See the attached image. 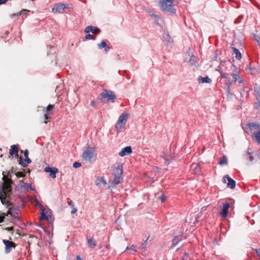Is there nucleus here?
<instances>
[{"label":"nucleus","mask_w":260,"mask_h":260,"mask_svg":"<svg viewBox=\"0 0 260 260\" xmlns=\"http://www.w3.org/2000/svg\"><path fill=\"white\" fill-rule=\"evenodd\" d=\"M11 190L12 188L9 184L5 181L0 183V199L3 205L8 203L6 199L10 196Z\"/></svg>","instance_id":"nucleus-1"},{"label":"nucleus","mask_w":260,"mask_h":260,"mask_svg":"<svg viewBox=\"0 0 260 260\" xmlns=\"http://www.w3.org/2000/svg\"><path fill=\"white\" fill-rule=\"evenodd\" d=\"M173 0H159L161 10L171 14H175L176 10L173 8Z\"/></svg>","instance_id":"nucleus-2"},{"label":"nucleus","mask_w":260,"mask_h":260,"mask_svg":"<svg viewBox=\"0 0 260 260\" xmlns=\"http://www.w3.org/2000/svg\"><path fill=\"white\" fill-rule=\"evenodd\" d=\"M71 6L70 4H64L58 3L54 5L52 8V12L54 13H62L65 9L69 8Z\"/></svg>","instance_id":"nucleus-3"},{"label":"nucleus","mask_w":260,"mask_h":260,"mask_svg":"<svg viewBox=\"0 0 260 260\" xmlns=\"http://www.w3.org/2000/svg\"><path fill=\"white\" fill-rule=\"evenodd\" d=\"M94 148L85 151L82 155L83 160L85 161L90 162L91 159L94 157Z\"/></svg>","instance_id":"nucleus-4"},{"label":"nucleus","mask_w":260,"mask_h":260,"mask_svg":"<svg viewBox=\"0 0 260 260\" xmlns=\"http://www.w3.org/2000/svg\"><path fill=\"white\" fill-rule=\"evenodd\" d=\"M101 96L107 99L108 100L111 101L112 102H114L115 99V95L113 92L112 91L107 90H104L101 94Z\"/></svg>","instance_id":"nucleus-5"},{"label":"nucleus","mask_w":260,"mask_h":260,"mask_svg":"<svg viewBox=\"0 0 260 260\" xmlns=\"http://www.w3.org/2000/svg\"><path fill=\"white\" fill-rule=\"evenodd\" d=\"M226 179L228 181V183L227 184L228 187L231 189H234L236 186V182L233 179H232L229 175H225L223 178V182L224 183L226 182Z\"/></svg>","instance_id":"nucleus-6"},{"label":"nucleus","mask_w":260,"mask_h":260,"mask_svg":"<svg viewBox=\"0 0 260 260\" xmlns=\"http://www.w3.org/2000/svg\"><path fill=\"white\" fill-rule=\"evenodd\" d=\"M122 179V177L114 176L113 180H111L110 182V185L109 186V188H114L117 185H118L121 182Z\"/></svg>","instance_id":"nucleus-7"},{"label":"nucleus","mask_w":260,"mask_h":260,"mask_svg":"<svg viewBox=\"0 0 260 260\" xmlns=\"http://www.w3.org/2000/svg\"><path fill=\"white\" fill-rule=\"evenodd\" d=\"M44 171L46 172L49 173V175L52 178H56V173L58 172V169L55 168H51L50 167H45Z\"/></svg>","instance_id":"nucleus-8"},{"label":"nucleus","mask_w":260,"mask_h":260,"mask_svg":"<svg viewBox=\"0 0 260 260\" xmlns=\"http://www.w3.org/2000/svg\"><path fill=\"white\" fill-rule=\"evenodd\" d=\"M230 204L228 202L223 204V207L221 211L219 213V215L223 217H225L228 214V210L230 207Z\"/></svg>","instance_id":"nucleus-9"},{"label":"nucleus","mask_w":260,"mask_h":260,"mask_svg":"<svg viewBox=\"0 0 260 260\" xmlns=\"http://www.w3.org/2000/svg\"><path fill=\"white\" fill-rule=\"evenodd\" d=\"M84 31L86 34L91 32L93 34H99L101 30L96 26H88L85 27Z\"/></svg>","instance_id":"nucleus-10"},{"label":"nucleus","mask_w":260,"mask_h":260,"mask_svg":"<svg viewBox=\"0 0 260 260\" xmlns=\"http://www.w3.org/2000/svg\"><path fill=\"white\" fill-rule=\"evenodd\" d=\"M3 242L5 245V252L7 253L11 251L12 247H15L14 243L9 240H4Z\"/></svg>","instance_id":"nucleus-11"},{"label":"nucleus","mask_w":260,"mask_h":260,"mask_svg":"<svg viewBox=\"0 0 260 260\" xmlns=\"http://www.w3.org/2000/svg\"><path fill=\"white\" fill-rule=\"evenodd\" d=\"M132 152V148L131 146H126L124 148L122 149L121 151H120L118 153L119 155L123 157L125 155H128L131 154Z\"/></svg>","instance_id":"nucleus-12"},{"label":"nucleus","mask_w":260,"mask_h":260,"mask_svg":"<svg viewBox=\"0 0 260 260\" xmlns=\"http://www.w3.org/2000/svg\"><path fill=\"white\" fill-rule=\"evenodd\" d=\"M123 172V167L122 165H118L117 168L113 170L112 174L114 176L122 177Z\"/></svg>","instance_id":"nucleus-13"},{"label":"nucleus","mask_w":260,"mask_h":260,"mask_svg":"<svg viewBox=\"0 0 260 260\" xmlns=\"http://www.w3.org/2000/svg\"><path fill=\"white\" fill-rule=\"evenodd\" d=\"M169 152L162 151L161 157L165 159V164L167 166L170 163V160L172 159V157L171 155H169Z\"/></svg>","instance_id":"nucleus-14"},{"label":"nucleus","mask_w":260,"mask_h":260,"mask_svg":"<svg viewBox=\"0 0 260 260\" xmlns=\"http://www.w3.org/2000/svg\"><path fill=\"white\" fill-rule=\"evenodd\" d=\"M19 164L23 167H26L27 166V164H30L31 162V159L28 157H25L24 159H23L22 156L19 157Z\"/></svg>","instance_id":"nucleus-15"},{"label":"nucleus","mask_w":260,"mask_h":260,"mask_svg":"<svg viewBox=\"0 0 260 260\" xmlns=\"http://www.w3.org/2000/svg\"><path fill=\"white\" fill-rule=\"evenodd\" d=\"M128 118V114L126 113H123L119 116L118 119L119 123H122V124H125L127 119Z\"/></svg>","instance_id":"nucleus-16"},{"label":"nucleus","mask_w":260,"mask_h":260,"mask_svg":"<svg viewBox=\"0 0 260 260\" xmlns=\"http://www.w3.org/2000/svg\"><path fill=\"white\" fill-rule=\"evenodd\" d=\"M18 151L19 149L18 146L16 145H13L11 146L9 150L10 155L11 156L15 155L16 156H17Z\"/></svg>","instance_id":"nucleus-17"},{"label":"nucleus","mask_w":260,"mask_h":260,"mask_svg":"<svg viewBox=\"0 0 260 260\" xmlns=\"http://www.w3.org/2000/svg\"><path fill=\"white\" fill-rule=\"evenodd\" d=\"M98 47L99 49L104 48L106 52H108L110 50V47L107 45L106 43L104 40H102L101 43L98 44Z\"/></svg>","instance_id":"nucleus-18"},{"label":"nucleus","mask_w":260,"mask_h":260,"mask_svg":"<svg viewBox=\"0 0 260 260\" xmlns=\"http://www.w3.org/2000/svg\"><path fill=\"white\" fill-rule=\"evenodd\" d=\"M233 81L231 80L230 78L225 80V89L226 92L228 94L231 93L230 92V86L232 84Z\"/></svg>","instance_id":"nucleus-19"},{"label":"nucleus","mask_w":260,"mask_h":260,"mask_svg":"<svg viewBox=\"0 0 260 260\" xmlns=\"http://www.w3.org/2000/svg\"><path fill=\"white\" fill-rule=\"evenodd\" d=\"M198 80L200 83H210L212 81V80L209 77H202V76H200L198 78Z\"/></svg>","instance_id":"nucleus-20"},{"label":"nucleus","mask_w":260,"mask_h":260,"mask_svg":"<svg viewBox=\"0 0 260 260\" xmlns=\"http://www.w3.org/2000/svg\"><path fill=\"white\" fill-rule=\"evenodd\" d=\"M251 152L247 150L245 153L244 154L243 157L249 162H252L254 160V157L252 155H250Z\"/></svg>","instance_id":"nucleus-21"},{"label":"nucleus","mask_w":260,"mask_h":260,"mask_svg":"<svg viewBox=\"0 0 260 260\" xmlns=\"http://www.w3.org/2000/svg\"><path fill=\"white\" fill-rule=\"evenodd\" d=\"M19 185L21 188L26 187L27 188H29L30 190H35V189L31 187V184L25 183L23 180L20 181Z\"/></svg>","instance_id":"nucleus-22"},{"label":"nucleus","mask_w":260,"mask_h":260,"mask_svg":"<svg viewBox=\"0 0 260 260\" xmlns=\"http://www.w3.org/2000/svg\"><path fill=\"white\" fill-rule=\"evenodd\" d=\"M232 49L233 51V53L234 54H235V57L238 60L241 59L242 54L240 53V52L239 51V50L237 48H236V47H233L232 48Z\"/></svg>","instance_id":"nucleus-23"},{"label":"nucleus","mask_w":260,"mask_h":260,"mask_svg":"<svg viewBox=\"0 0 260 260\" xmlns=\"http://www.w3.org/2000/svg\"><path fill=\"white\" fill-rule=\"evenodd\" d=\"M182 240V237L181 236H175L172 240V246H176L179 242Z\"/></svg>","instance_id":"nucleus-24"},{"label":"nucleus","mask_w":260,"mask_h":260,"mask_svg":"<svg viewBox=\"0 0 260 260\" xmlns=\"http://www.w3.org/2000/svg\"><path fill=\"white\" fill-rule=\"evenodd\" d=\"M164 40L168 43H170L172 44L173 43V39L171 37V36L168 34L165 33L163 35Z\"/></svg>","instance_id":"nucleus-25"},{"label":"nucleus","mask_w":260,"mask_h":260,"mask_svg":"<svg viewBox=\"0 0 260 260\" xmlns=\"http://www.w3.org/2000/svg\"><path fill=\"white\" fill-rule=\"evenodd\" d=\"M101 183H103L104 185H106L107 184V182L103 177H98L95 182V185L97 186H99L101 184Z\"/></svg>","instance_id":"nucleus-26"},{"label":"nucleus","mask_w":260,"mask_h":260,"mask_svg":"<svg viewBox=\"0 0 260 260\" xmlns=\"http://www.w3.org/2000/svg\"><path fill=\"white\" fill-rule=\"evenodd\" d=\"M17 213L15 212H13L12 210V209L11 208H9V210L7 212V214H6V216H7L8 214L10 215L12 217L15 218V219H19V217L17 215Z\"/></svg>","instance_id":"nucleus-27"},{"label":"nucleus","mask_w":260,"mask_h":260,"mask_svg":"<svg viewBox=\"0 0 260 260\" xmlns=\"http://www.w3.org/2000/svg\"><path fill=\"white\" fill-rule=\"evenodd\" d=\"M124 124H122V123H119V122L117 121L115 126V128L117 132L119 133L121 131V129L124 127Z\"/></svg>","instance_id":"nucleus-28"},{"label":"nucleus","mask_w":260,"mask_h":260,"mask_svg":"<svg viewBox=\"0 0 260 260\" xmlns=\"http://www.w3.org/2000/svg\"><path fill=\"white\" fill-rule=\"evenodd\" d=\"M54 107L53 105L49 104L47 107L44 109L43 112L45 113L44 114H47V115L50 114V110Z\"/></svg>","instance_id":"nucleus-29"},{"label":"nucleus","mask_w":260,"mask_h":260,"mask_svg":"<svg viewBox=\"0 0 260 260\" xmlns=\"http://www.w3.org/2000/svg\"><path fill=\"white\" fill-rule=\"evenodd\" d=\"M248 126L250 130L256 129L259 128V125L254 123H249Z\"/></svg>","instance_id":"nucleus-30"},{"label":"nucleus","mask_w":260,"mask_h":260,"mask_svg":"<svg viewBox=\"0 0 260 260\" xmlns=\"http://www.w3.org/2000/svg\"><path fill=\"white\" fill-rule=\"evenodd\" d=\"M220 166H224L228 164V158L225 155H223L221 159L218 162Z\"/></svg>","instance_id":"nucleus-31"},{"label":"nucleus","mask_w":260,"mask_h":260,"mask_svg":"<svg viewBox=\"0 0 260 260\" xmlns=\"http://www.w3.org/2000/svg\"><path fill=\"white\" fill-rule=\"evenodd\" d=\"M232 76L235 81H238L240 83L242 82V80L238 74L236 73H233Z\"/></svg>","instance_id":"nucleus-32"},{"label":"nucleus","mask_w":260,"mask_h":260,"mask_svg":"<svg viewBox=\"0 0 260 260\" xmlns=\"http://www.w3.org/2000/svg\"><path fill=\"white\" fill-rule=\"evenodd\" d=\"M253 135L257 143L260 144V130L254 133Z\"/></svg>","instance_id":"nucleus-33"},{"label":"nucleus","mask_w":260,"mask_h":260,"mask_svg":"<svg viewBox=\"0 0 260 260\" xmlns=\"http://www.w3.org/2000/svg\"><path fill=\"white\" fill-rule=\"evenodd\" d=\"M88 244L89 245L90 247L91 248H94L96 246V243L94 241H93L92 238H89L88 239Z\"/></svg>","instance_id":"nucleus-34"},{"label":"nucleus","mask_w":260,"mask_h":260,"mask_svg":"<svg viewBox=\"0 0 260 260\" xmlns=\"http://www.w3.org/2000/svg\"><path fill=\"white\" fill-rule=\"evenodd\" d=\"M41 214L40 216V219L41 220H44V219H47L48 218V216H47L45 213V209H42L41 210Z\"/></svg>","instance_id":"nucleus-35"},{"label":"nucleus","mask_w":260,"mask_h":260,"mask_svg":"<svg viewBox=\"0 0 260 260\" xmlns=\"http://www.w3.org/2000/svg\"><path fill=\"white\" fill-rule=\"evenodd\" d=\"M28 11H29L26 9H23L19 13L14 14L13 16H20V15H23L24 14H25L26 12H27Z\"/></svg>","instance_id":"nucleus-36"},{"label":"nucleus","mask_w":260,"mask_h":260,"mask_svg":"<svg viewBox=\"0 0 260 260\" xmlns=\"http://www.w3.org/2000/svg\"><path fill=\"white\" fill-rule=\"evenodd\" d=\"M14 174L17 178L24 177L25 176V175L21 172H17L15 173Z\"/></svg>","instance_id":"nucleus-37"},{"label":"nucleus","mask_w":260,"mask_h":260,"mask_svg":"<svg viewBox=\"0 0 260 260\" xmlns=\"http://www.w3.org/2000/svg\"><path fill=\"white\" fill-rule=\"evenodd\" d=\"M254 38L260 47V35H254Z\"/></svg>","instance_id":"nucleus-38"},{"label":"nucleus","mask_w":260,"mask_h":260,"mask_svg":"<svg viewBox=\"0 0 260 260\" xmlns=\"http://www.w3.org/2000/svg\"><path fill=\"white\" fill-rule=\"evenodd\" d=\"M153 19L158 25H159V20L160 19V18L158 15H156L155 16H154Z\"/></svg>","instance_id":"nucleus-39"},{"label":"nucleus","mask_w":260,"mask_h":260,"mask_svg":"<svg viewBox=\"0 0 260 260\" xmlns=\"http://www.w3.org/2000/svg\"><path fill=\"white\" fill-rule=\"evenodd\" d=\"M221 77L223 78H225V80L229 79L228 74L223 72H220Z\"/></svg>","instance_id":"nucleus-40"},{"label":"nucleus","mask_w":260,"mask_h":260,"mask_svg":"<svg viewBox=\"0 0 260 260\" xmlns=\"http://www.w3.org/2000/svg\"><path fill=\"white\" fill-rule=\"evenodd\" d=\"M35 203L36 206H39L40 207V210L44 209L43 205L40 203V202L37 199L35 200Z\"/></svg>","instance_id":"nucleus-41"},{"label":"nucleus","mask_w":260,"mask_h":260,"mask_svg":"<svg viewBox=\"0 0 260 260\" xmlns=\"http://www.w3.org/2000/svg\"><path fill=\"white\" fill-rule=\"evenodd\" d=\"M6 215H4V213L0 212V223L3 222L5 218Z\"/></svg>","instance_id":"nucleus-42"},{"label":"nucleus","mask_w":260,"mask_h":260,"mask_svg":"<svg viewBox=\"0 0 260 260\" xmlns=\"http://www.w3.org/2000/svg\"><path fill=\"white\" fill-rule=\"evenodd\" d=\"M81 164L80 162H77V161H76L75 162L73 163V167L75 168H78L79 167H80L81 166Z\"/></svg>","instance_id":"nucleus-43"},{"label":"nucleus","mask_w":260,"mask_h":260,"mask_svg":"<svg viewBox=\"0 0 260 260\" xmlns=\"http://www.w3.org/2000/svg\"><path fill=\"white\" fill-rule=\"evenodd\" d=\"M85 39L87 40H92L94 39V37L90 34H87L85 36Z\"/></svg>","instance_id":"nucleus-44"},{"label":"nucleus","mask_w":260,"mask_h":260,"mask_svg":"<svg viewBox=\"0 0 260 260\" xmlns=\"http://www.w3.org/2000/svg\"><path fill=\"white\" fill-rule=\"evenodd\" d=\"M68 204H69V205L70 206V207L71 208H73L75 207H74V202H73L72 201H71V200H70V201H69V202H68Z\"/></svg>","instance_id":"nucleus-45"},{"label":"nucleus","mask_w":260,"mask_h":260,"mask_svg":"<svg viewBox=\"0 0 260 260\" xmlns=\"http://www.w3.org/2000/svg\"><path fill=\"white\" fill-rule=\"evenodd\" d=\"M44 117H45V120L44 121V123H47L48 122V119H49V116L48 115H47V114H44Z\"/></svg>","instance_id":"nucleus-46"},{"label":"nucleus","mask_w":260,"mask_h":260,"mask_svg":"<svg viewBox=\"0 0 260 260\" xmlns=\"http://www.w3.org/2000/svg\"><path fill=\"white\" fill-rule=\"evenodd\" d=\"M166 198V197L165 196L162 195L159 197V200L161 201V202H163L165 201Z\"/></svg>","instance_id":"nucleus-47"},{"label":"nucleus","mask_w":260,"mask_h":260,"mask_svg":"<svg viewBox=\"0 0 260 260\" xmlns=\"http://www.w3.org/2000/svg\"><path fill=\"white\" fill-rule=\"evenodd\" d=\"M129 250H133L135 252H136L137 251V249H136V247L134 245H132L130 247H129Z\"/></svg>","instance_id":"nucleus-48"},{"label":"nucleus","mask_w":260,"mask_h":260,"mask_svg":"<svg viewBox=\"0 0 260 260\" xmlns=\"http://www.w3.org/2000/svg\"><path fill=\"white\" fill-rule=\"evenodd\" d=\"M72 210H71V213L72 214H75V213L77 212V208H75V207H74V208H72Z\"/></svg>","instance_id":"nucleus-49"},{"label":"nucleus","mask_w":260,"mask_h":260,"mask_svg":"<svg viewBox=\"0 0 260 260\" xmlns=\"http://www.w3.org/2000/svg\"><path fill=\"white\" fill-rule=\"evenodd\" d=\"M28 150H25L24 152V157H28Z\"/></svg>","instance_id":"nucleus-50"},{"label":"nucleus","mask_w":260,"mask_h":260,"mask_svg":"<svg viewBox=\"0 0 260 260\" xmlns=\"http://www.w3.org/2000/svg\"><path fill=\"white\" fill-rule=\"evenodd\" d=\"M149 15L153 18L154 17V16H155L156 15L154 14L153 12L152 11H148Z\"/></svg>","instance_id":"nucleus-51"},{"label":"nucleus","mask_w":260,"mask_h":260,"mask_svg":"<svg viewBox=\"0 0 260 260\" xmlns=\"http://www.w3.org/2000/svg\"><path fill=\"white\" fill-rule=\"evenodd\" d=\"M6 230L9 232H12V231H14V227L13 226H11V227H9V228H7L6 229Z\"/></svg>","instance_id":"nucleus-52"},{"label":"nucleus","mask_w":260,"mask_h":260,"mask_svg":"<svg viewBox=\"0 0 260 260\" xmlns=\"http://www.w3.org/2000/svg\"><path fill=\"white\" fill-rule=\"evenodd\" d=\"M8 0H0V5L5 4Z\"/></svg>","instance_id":"nucleus-53"},{"label":"nucleus","mask_w":260,"mask_h":260,"mask_svg":"<svg viewBox=\"0 0 260 260\" xmlns=\"http://www.w3.org/2000/svg\"><path fill=\"white\" fill-rule=\"evenodd\" d=\"M90 105L93 106V107H95L96 105H95V102L93 101H92L90 103Z\"/></svg>","instance_id":"nucleus-54"},{"label":"nucleus","mask_w":260,"mask_h":260,"mask_svg":"<svg viewBox=\"0 0 260 260\" xmlns=\"http://www.w3.org/2000/svg\"><path fill=\"white\" fill-rule=\"evenodd\" d=\"M256 252L257 254V255L260 256V249H256Z\"/></svg>","instance_id":"nucleus-55"},{"label":"nucleus","mask_w":260,"mask_h":260,"mask_svg":"<svg viewBox=\"0 0 260 260\" xmlns=\"http://www.w3.org/2000/svg\"><path fill=\"white\" fill-rule=\"evenodd\" d=\"M76 260H82V259L80 258V257L79 255H77L76 256Z\"/></svg>","instance_id":"nucleus-56"},{"label":"nucleus","mask_w":260,"mask_h":260,"mask_svg":"<svg viewBox=\"0 0 260 260\" xmlns=\"http://www.w3.org/2000/svg\"><path fill=\"white\" fill-rule=\"evenodd\" d=\"M189 62H190V64H193V60L192 59V58H191V59L189 60Z\"/></svg>","instance_id":"nucleus-57"},{"label":"nucleus","mask_w":260,"mask_h":260,"mask_svg":"<svg viewBox=\"0 0 260 260\" xmlns=\"http://www.w3.org/2000/svg\"><path fill=\"white\" fill-rule=\"evenodd\" d=\"M181 260H187V258L185 257V256H183L182 258H181Z\"/></svg>","instance_id":"nucleus-58"},{"label":"nucleus","mask_w":260,"mask_h":260,"mask_svg":"<svg viewBox=\"0 0 260 260\" xmlns=\"http://www.w3.org/2000/svg\"><path fill=\"white\" fill-rule=\"evenodd\" d=\"M188 256V253H185L184 254V256H185V257L187 258Z\"/></svg>","instance_id":"nucleus-59"},{"label":"nucleus","mask_w":260,"mask_h":260,"mask_svg":"<svg viewBox=\"0 0 260 260\" xmlns=\"http://www.w3.org/2000/svg\"><path fill=\"white\" fill-rule=\"evenodd\" d=\"M141 246L142 248H144L146 246V245L145 244H142Z\"/></svg>","instance_id":"nucleus-60"},{"label":"nucleus","mask_w":260,"mask_h":260,"mask_svg":"<svg viewBox=\"0 0 260 260\" xmlns=\"http://www.w3.org/2000/svg\"><path fill=\"white\" fill-rule=\"evenodd\" d=\"M128 249H129V247H127L126 248V249H125L124 251H126V250H128Z\"/></svg>","instance_id":"nucleus-61"},{"label":"nucleus","mask_w":260,"mask_h":260,"mask_svg":"<svg viewBox=\"0 0 260 260\" xmlns=\"http://www.w3.org/2000/svg\"><path fill=\"white\" fill-rule=\"evenodd\" d=\"M199 167V165H197V167Z\"/></svg>","instance_id":"nucleus-62"},{"label":"nucleus","mask_w":260,"mask_h":260,"mask_svg":"<svg viewBox=\"0 0 260 260\" xmlns=\"http://www.w3.org/2000/svg\"><path fill=\"white\" fill-rule=\"evenodd\" d=\"M9 175H10V177H11V174H9Z\"/></svg>","instance_id":"nucleus-63"}]
</instances>
